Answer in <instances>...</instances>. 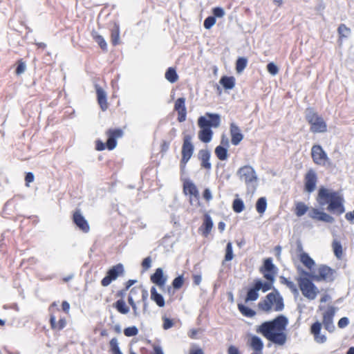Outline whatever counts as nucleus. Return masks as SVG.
<instances>
[{"label":"nucleus","instance_id":"1a4fd4ad","mask_svg":"<svg viewBox=\"0 0 354 354\" xmlns=\"http://www.w3.org/2000/svg\"><path fill=\"white\" fill-rule=\"evenodd\" d=\"M194 146L192 142V136L185 135L183 138V143L182 146V158L180 160V168L183 169L185 167L186 164L193 155Z\"/></svg>","mask_w":354,"mask_h":354},{"label":"nucleus","instance_id":"58836bf2","mask_svg":"<svg viewBox=\"0 0 354 354\" xmlns=\"http://www.w3.org/2000/svg\"><path fill=\"white\" fill-rule=\"evenodd\" d=\"M248 64V59L245 57H239L236 61V71L238 73H242L246 68Z\"/></svg>","mask_w":354,"mask_h":354},{"label":"nucleus","instance_id":"69168bd1","mask_svg":"<svg viewBox=\"0 0 354 354\" xmlns=\"http://www.w3.org/2000/svg\"><path fill=\"white\" fill-rule=\"evenodd\" d=\"M203 197L207 201H209L212 198L211 190L209 188H205L203 192Z\"/></svg>","mask_w":354,"mask_h":354},{"label":"nucleus","instance_id":"09e8293b","mask_svg":"<svg viewBox=\"0 0 354 354\" xmlns=\"http://www.w3.org/2000/svg\"><path fill=\"white\" fill-rule=\"evenodd\" d=\"M333 249L337 258H340L342 255V245L339 241H334L333 242Z\"/></svg>","mask_w":354,"mask_h":354},{"label":"nucleus","instance_id":"20e7f679","mask_svg":"<svg viewBox=\"0 0 354 354\" xmlns=\"http://www.w3.org/2000/svg\"><path fill=\"white\" fill-rule=\"evenodd\" d=\"M308 212V216L312 219L322 221L326 223H333L335 218L328 214L317 208L311 207L310 209L303 202H298L295 206V213L298 217L304 216Z\"/></svg>","mask_w":354,"mask_h":354},{"label":"nucleus","instance_id":"72a5a7b5","mask_svg":"<svg viewBox=\"0 0 354 354\" xmlns=\"http://www.w3.org/2000/svg\"><path fill=\"white\" fill-rule=\"evenodd\" d=\"M300 261L308 269H312L315 265V261L306 252L300 254Z\"/></svg>","mask_w":354,"mask_h":354},{"label":"nucleus","instance_id":"5701e85b","mask_svg":"<svg viewBox=\"0 0 354 354\" xmlns=\"http://www.w3.org/2000/svg\"><path fill=\"white\" fill-rule=\"evenodd\" d=\"M310 130L313 133H324L327 131V124L322 116L310 124Z\"/></svg>","mask_w":354,"mask_h":354},{"label":"nucleus","instance_id":"dca6fc26","mask_svg":"<svg viewBox=\"0 0 354 354\" xmlns=\"http://www.w3.org/2000/svg\"><path fill=\"white\" fill-rule=\"evenodd\" d=\"M317 176L316 172L310 169L305 175L304 190L308 193H312L316 188Z\"/></svg>","mask_w":354,"mask_h":354},{"label":"nucleus","instance_id":"13d9d810","mask_svg":"<svg viewBox=\"0 0 354 354\" xmlns=\"http://www.w3.org/2000/svg\"><path fill=\"white\" fill-rule=\"evenodd\" d=\"M151 257H147L145 258L142 261V267L143 270H147L149 269L151 266Z\"/></svg>","mask_w":354,"mask_h":354},{"label":"nucleus","instance_id":"a18cd8bd","mask_svg":"<svg viewBox=\"0 0 354 354\" xmlns=\"http://www.w3.org/2000/svg\"><path fill=\"white\" fill-rule=\"evenodd\" d=\"M109 345L111 354H123L120 351L116 337H113L110 340Z\"/></svg>","mask_w":354,"mask_h":354},{"label":"nucleus","instance_id":"49530a36","mask_svg":"<svg viewBox=\"0 0 354 354\" xmlns=\"http://www.w3.org/2000/svg\"><path fill=\"white\" fill-rule=\"evenodd\" d=\"M109 345L111 354H123L120 351L116 337H113L110 340Z\"/></svg>","mask_w":354,"mask_h":354},{"label":"nucleus","instance_id":"c85d7f7f","mask_svg":"<svg viewBox=\"0 0 354 354\" xmlns=\"http://www.w3.org/2000/svg\"><path fill=\"white\" fill-rule=\"evenodd\" d=\"M213 227V221L211 218L210 216L206 214L205 216L203 224L201 227L202 230V234L205 236H207L211 232L212 228Z\"/></svg>","mask_w":354,"mask_h":354},{"label":"nucleus","instance_id":"ea45409f","mask_svg":"<svg viewBox=\"0 0 354 354\" xmlns=\"http://www.w3.org/2000/svg\"><path fill=\"white\" fill-rule=\"evenodd\" d=\"M337 32L339 37V40L343 38H348L351 33V29L347 27L344 24H341L338 28Z\"/></svg>","mask_w":354,"mask_h":354},{"label":"nucleus","instance_id":"2f4dec72","mask_svg":"<svg viewBox=\"0 0 354 354\" xmlns=\"http://www.w3.org/2000/svg\"><path fill=\"white\" fill-rule=\"evenodd\" d=\"M113 307L121 314L126 315L129 312V308L127 306L123 299L117 300L113 304Z\"/></svg>","mask_w":354,"mask_h":354},{"label":"nucleus","instance_id":"a19ab883","mask_svg":"<svg viewBox=\"0 0 354 354\" xmlns=\"http://www.w3.org/2000/svg\"><path fill=\"white\" fill-rule=\"evenodd\" d=\"M267 208V200L266 197H260L256 203V209L258 213L263 214Z\"/></svg>","mask_w":354,"mask_h":354},{"label":"nucleus","instance_id":"774afa93","mask_svg":"<svg viewBox=\"0 0 354 354\" xmlns=\"http://www.w3.org/2000/svg\"><path fill=\"white\" fill-rule=\"evenodd\" d=\"M227 354H241L239 348L235 346L231 345L228 347Z\"/></svg>","mask_w":354,"mask_h":354},{"label":"nucleus","instance_id":"0eeeda50","mask_svg":"<svg viewBox=\"0 0 354 354\" xmlns=\"http://www.w3.org/2000/svg\"><path fill=\"white\" fill-rule=\"evenodd\" d=\"M299 287L302 292V295L310 300H313L316 298L319 293L317 287L308 278H297Z\"/></svg>","mask_w":354,"mask_h":354},{"label":"nucleus","instance_id":"b1692460","mask_svg":"<svg viewBox=\"0 0 354 354\" xmlns=\"http://www.w3.org/2000/svg\"><path fill=\"white\" fill-rule=\"evenodd\" d=\"M211 156V153L208 149H201L198 151V158L201 160V167L210 169L212 167V164L209 162Z\"/></svg>","mask_w":354,"mask_h":354},{"label":"nucleus","instance_id":"338daca9","mask_svg":"<svg viewBox=\"0 0 354 354\" xmlns=\"http://www.w3.org/2000/svg\"><path fill=\"white\" fill-rule=\"evenodd\" d=\"M345 218L351 223L354 224V209L351 212H348L345 214Z\"/></svg>","mask_w":354,"mask_h":354},{"label":"nucleus","instance_id":"603ef678","mask_svg":"<svg viewBox=\"0 0 354 354\" xmlns=\"http://www.w3.org/2000/svg\"><path fill=\"white\" fill-rule=\"evenodd\" d=\"M321 329L322 324L319 321L314 322L310 326V332L315 337H317V335H319Z\"/></svg>","mask_w":354,"mask_h":354},{"label":"nucleus","instance_id":"6ab92c4d","mask_svg":"<svg viewBox=\"0 0 354 354\" xmlns=\"http://www.w3.org/2000/svg\"><path fill=\"white\" fill-rule=\"evenodd\" d=\"M230 132L232 144L237 146L243 139V135L240 128L234 122H232L230 126Z\"/></svg>","mask_w":354,"mask_h":354},{"label":"nucleus","instance_id":"8fccbe9b","mask_svg":"<svg viewBox=\"0 0 354 354\" xmlns=\"http://www.w3.org/2000/svg\"><path fill=\"white\" fill-rule=\"evenodd\" d=\"M216 20L215 19V17L209 15L207 17H206L205 19L204 20L203 26L205 29L209 30L216 24Z\"/></svg>","mask_w":354,"mask_h":354},{"label":"nucleus","instance_id":"0e129e2a","mask_svg":"<svg viewBox=\"0 0 354 354\" xmlns=\"http://www.w3.org/2000/svg\"><path fill=\"white\" fill-rule=\"evenodd\" d=\"M189 203L191 205L198 207L200 205L199 195L189 196Z\"/></svg>","mask_w":354,"mask_h":354},{"label":"nucleus","instance_id":"cd10ccee","mask_svg":"<svg viewBox=\"0 0 354 354\" xmlns=\"http://www.w3.org/2000/svg\"><path fill=\"white\" fill-rule=\"evenodd\" d=\"M219 83L225 90H231L235 86V78L233 76L223 75L221 77Z\"/></svg>","mask_w":354,"mask_h":354},{"label":"nucleus","instance_id":"4be33fe9","mask_svg":"<svg viewBox=\"0 0 354 354\" xmlns=\"http://www.w3.org/2000/svg\"><path fill=\"white\" fill-rule=\"evenodd\" d=\"M95 90L97 102L102 111H105L108 108L107 97L105 91L98 84H95Z\"/></svg>","mask_w":354,"mask_h":354},{"label":"nucleus","instance_id":"a878e982","mask_svg":"<svg viewBox=\"0 0 354 354\" xmlns=\"http://www.w3.org/2000/svg\"><path fill=\"white\" fill-rule=\"evenodd\" d=\"M150 292L151 299L160 308L164 307L165 305V299L161 294L158 292L155 286L151 288Z\"/></svg>","mask_w":354,"mask_h":354},{"label":"nucleus","instance_id":"f03ea898","mask_svg":"<svg viewBox=\"0 0 354 354\" xmlns=\"http://www.w3.org/2000/svg\"><path fill=\"white\" fill-rule=\"evenodd\" d=\"M317 201L319 205L328 204L327 210L342 214L345 212L344 199L337 192L321 187L317 193Z\"/></svg>","mask_w":354,"mask_h":354},{"label":"nucleus","instance_id":"412c9836","mask_svg":"<svg viewBox=\"0 0 354 354\" xmlns=\"http://www.w3.org/2000/svg\"><path fill=\"white\" fill-rule=\"evenodd\" d=\"M198 125L200 128V131H198L199 140L204 143L209 142L212 140L213 136V131L212 129L205 125H202L201 123H198Z\"/></svg>","mask_w":354,"mask_h":354},{"label":"nucleus","instance_id":"5fc2aeb1","mask_svg":"<svg viewBox=\"0 0 354 354\" xmlns=\"http://www.w3.org/2000/svg\"><path fill=\"white\" fill-rule=\"evenodd\" d=\"M212 16L216 18H221L225 15V10L223 8L217 6L212 8Z\"/></svg>","mask_w":354,"mask_h":354},{"label":"nucleus","instance_id":"f704fd0d","mask_svg":"<svg viewBox=\"0 0 354 354\" xmlns=\"http://www.w3.org/2000/svg\"><path fill=\"white\" fill-rule=\"evenodd\" d=\"M165 79L169 82L170 83L176 82L178 79V75L177 74L176 70L175 68L169 67L165 74Z\"/></svg>","mask_w":354,"mask_h":354},{"label":"nucleus","instance_id":"e433bc0d","mask_svg":"<svg viewBox=\"0 0 354 354\" xmlns=\"http://www.w3.org/2000/svg\"><path fill=\"white\" fill-rule=\"evenodd\" d=\"M297 270L299 272V274H301V276L299 277L298 278H308V279H311V281H319L318 274H316L313 272L306 271L301 267H298Z\"/></svg>","mask_w":354,"mask_h":354},{"label":"nucleus","instance_id":"393cba45","mask_svg":"<svg viewBox=\"0 0 354 354\" xmlns=\"http://www.w3.org/2000/svg\"><path fill=\"white\" fill-rule=\"evenodd\" d=\"M183 193L189 196H198L199 192L191 180L186 179L183 183Z\"/></svg>","mask_w":354,"mask_h":354},{"label":"nucleus","instance_id":"4468645a","mask_svg":"<svg viewBox=\"0 0 354 354\" xmlns=\"http://www.w3.org/2000/svg\"><path fill=\"white\" fill-rule=\"evenodd\" d=\"M319 281L333 282L335 279V270L326 265H321L317 270Z\"/></svg>","mask_w":354,"mask_h":354},{"label":"nucleus","instance_id":"680f3d73","mask_svg":"<svg viewBox=\"0 0 354 354\" xmlns=\"http://www.w3.org/2000/svg\"><path fill=\"white\" fill-rule=\"evenodd\" d=\"M287 287L291 290V292L293 293L294 295H299V290L297 289V286L294 282L290 281L287 285Z\"/></svg>","mask_w":354,"mask_h":354},{"label":"nucleus","instance_id":"de8ad7c7","mask_svg":"<svg viewBox=\"0 0 354 354\" xmlns=\"http://www.w3.org/2000/svg\"><path fill=\"white\" fill-rule=\"evenodd\" d=\"M184 284V277L183 274L175 277L172 281L171 286L174 290L180 289Z\"/></svg>","mask_w":354,"mask_h":354},{"label":"nucleus","instance_id":"f3484780","mask_svg":"<svg viewBox=\"0 0 354 354\" xmlns=\"http://www.w3.org/2000/svg\"><path fill=\"white\" fill-rule=\"evenodd\" d=\"M73 221L75 225L83 232H88L90 230L89 225L80 209H77L73 216Z\"/></svg>","mask_w":354,"mask_h":354},{"label":"nucleus","instance_id":"3c124183","mask_svg":"<svg viewBox=\"0 0 354 354\" xmlns=\"http://www.w3.org/2000/svg\"><path fill=\"white\" fill-rule=\"evenodd\" d=\"M138 333V329L136 326H129L124 329V334L127 337H133Z\"/></svg>","mask_w":354,"mask_h":354},{"label":"nucleus","instance_id":"c756f323","mask_svg":"<svg viewBox=\"0 0 354 354\" xmlns=\"http://www.w3.org/2000/svg\"><path fill=\"white\" fill-rule=\"evenodd\" d=\"M111 43L113 46H117L120 42V25L118 22L113 23V26L111 29Z\"/></svg>","mask_w":354,"mask_h":354},{"label":"nucleus","instance_id":"c9c22d12","mask_svg":"<svg viewBox=\"0 0 354 354\" xmlns=\"http://www.w3.org/2000/svg\"><path fill=\"white\" fill-rule=\"evenodd\" d=\"M320 117L318 113L312 107H308L305 111V118L306 121L311 124L317 118Z\"/></svg>","mask_w":354,"mask_h":354},{"label":"nucleus","instance_id":"f257e3e1","mask_svg":"<svg viewBox=\"0 0 354 354\" xmlns=\"http://www.w3.org/2000/svg\"><path fill=\"white\" fill-rule=\"evenodd\" d=\"M288 325V317L280 314L272 320L263 322L257 326L256 331L274 345L282 346L287 342L288 336L285 330Z\"/></svg>","mask_w":354,"mask_h":354},{"label":"nucleus","instance_id":"4d7b16f0","mask_svg":"<svg viewBox=\"0 0 354 354\" xmlns=\"http://www.w3.org/2000/svg\"><path fill=\"white\" fill-rule=\"evenodd\" d=\"M266 68L268 72L272 75H276L279 72V68L274 62L268 63Z\"/></svg>","mask_w":354,"mask_h":354},{"label":"nucleus","instance_id":"e2e57ef3","mask_svg":"<svg viewBox=\"0 0 354 354\" xmlns=\"http://www.w3.org/2000/svg\"><path fill=\"white\" fill-rule=\"evenodd\" d=\"M218 146H223L228 149L230 147V142L228 138L225 135L222 134L221 138V143Z\"/></svg>","mask_w":354,"mask_h":354},{"label":"nucleus","instance_id":"79ce46f5","mask_svg":"<svg viewBox=\"0 0 354 354\" xmlns=\"http://www.w3.org/2000/svg\"><path fill=\"white\" fill-rule=\"evenodd\" d=\"M233 258H234V253H233L232 243L231 242H228L226 245L225 257H224V260L222 262V264L223 265L225 261H232L233 259Z\"/></svg>","mask_w":354,"mask_h":354},{"label":"nucleus","instance_id":"f8f14e48","mask_svg":"<svg viewBox=\"0 0 354 354\" xmlns=\"http://www.w3.org/2000/svg\"><path fill=\"white\" fill-rule=\"evenodd\" d=\"M108 136L106 142V148L109 150L114 149L117 146V138L123 136V131L121 129H109L106 131Z\"/></svg>","mask_w":354,"mask_h":354},{"label":"nucleus","instance_id":"052dcab7","mask_svg":"<svg viewBox=\"0 0 354 354\" xmlns=\"http://www.w3.org/2000/svg\"><path fill=\"white\" fill-rule=\"evenodd\" d=\"M106 148V142H102L101 140L98 139L95 141V149L97 151H103Z\"/></svg>","mask_w":354,"mask_h":354},{"label":"nucleus","instance_id":"bb28decb","mask_svg":"<svg viewBox=\"0 0 354 354\" xmlns=\"http://www.w3.org/2000/svg\"><path fill=\"white\" fill-rule=\"evenodd\" d=\"M250 346L255 351L254 353H262L263 348V340L257 335H252L250 338Z\"/></svg>","mask_w":354,"mask_h":354},{"label":"nucleus","instance_id":"a211bd4d","mask_svg":"<svg viewBox=\"0 0 354 354\" xmlns=\"http://www.w3.org/2000/svg\"><path fill=\"white\" fill-rule=\"evenodd\" d=\"M174 110L178 112L177 120L179 122L185 121L187 116V109L185 106V98H178L174 104Z\"/></svg>","mask_w":354,"mask_h":354},{"label":"nucleus","instance_id":"864d4df0","mask_svg":"<svg viewBox=\"0 0 354 354\" xmlns=\"http://www.w3.org/2000/svg\"><path fill=\"white\" fill-rule=\"evenodd\" d=\"M26 69V64L22 59H19L17 63L15 73L19 75L25 72Z\"/></svg>","mask_w":354,"mask_h":354},{"label":"nucleus","instance_id":"c03bdc74","mask_svg":"<svg viewBox=\"0 0 354 354\" xmlns=\"http://www.w3.org/2000/svg\"><path fill=\"white\" fill-rule=\"evenodd\" d=\"M109 345L111 354H123L120 351L116 337H113L110 340Z\"/></svg>","mask_w":354,"mask_h":354},{"label":"nucleus","instance_id":"37998d69","mask_svg":"<svg viewBox=\"0 0 354 354\" xmlns=\"http://www.w3.org/2000/svg\"><path fill=\"white\" fill-rule=\"evenodd\" d=\"M245 205L243 201L241 198H235L232 203V209L236 213H241L243 211Z\"/></svg>","mask_w":354,"mask_h":354},{"label":"nucleus","instance_id":"39448f33","mask_svg":"<svg viewBox=\"0 0 354 354\" xmlns=\"http://www.w3.org/2000/svg\"><path fill=\"white\" fill-rule=\"evenodd\" d=\"M259 271L266 280H262V283H267L266 285L270 290L274 288L273 284L275 281V275L277 273L278 268L273 263V261L271 257L266 258L263 260V264L259 268Z\"/></svg>","mask_w":354,"mask_h":354},{"label":"nucleus","instance_id":"7c9ffc66","mask_svg":"<svg viewBox=\"0 0 354 354\" xmlns=\"http://www.w3.org/2000/svg\"><path fill=\"white\" fill-rule=\"evenodd\" d=\"M237 306L239 312L246 317H253L257 314L254 310L243 304H238Z\"/></svg>","mask_w":354,"mask_h":354},{"label":"nucleus","instance_id":"7ed1b4c3","mask_svg":"<svg viewBox=\"0 0 354 354\" xmlns=\"http://www.w3.org/2000/svg\"><path fill=\"white\" fill-rule=\"evenodd\" d=\"M272 290V291L268 293L264 299L258 303V308L263 312L269 313L274 305V310L275 311H282L285 306L283 298L277 288H273Z\"/></svg>","mask_w":354,"mask_h":354},{"label":"nucleus","instance_id":"4c0bfd02","mask_svg":"<svg viewBox=\"0 0 354 354\" xmlns=\"http://www.w3.org/2000/svg\"><path fill=\"white\" fill-rule=\"evenodd\" d=\"M215 154L220 160H225L228 157V149L223 146H217L215 148Z\"/></svg>","mask_w":354,"mask_h":354},{"label":"nucleus","instance_id":"423d86ee","mask_svg":"<svg viewBox=\"0 0 354 354\" xmlns=\"http://www.w3.org/2000/svg\"><path fill=\"white\" fill-rule=\"evenodd\" d=\"M267 283H262V279L259 278L254 279L250 286L247 288L245 302L254 301L259 297V292L261 290L266 292L270 289L268 288Z\"/></svg>","mask_w":354,"mask_h":354},{"label":"nucleus","instance_id":"6e6552de","mask_svg":"<svg viewBox=\"0 0 354 354\" xmlns=\"http://www.w3.org/2000/svg\"><path fill=\"white\" fill-rule=\"evenodd\" d=\"M124 274V268L122 263H118L111 267L106 273L105 277L101 280V285L104 287L109 286L118 277Z\"/></svg>","mask_w":354,"mask_h":354},{"label":"nucleus","instance_id":"aec40b11","mask_svg":"<svg viewBox=\"0 0 354 354\" xmlns=\"http://www.w3.org/2000/svg\"><path fill=\"white\" fill-rule=\"evenodd\" d=\"M150 279L156 286L163 287L167 280V277L164 275L162 268H158L154 273L151 275Z\"/></svg>","mask_w":354,"mask_h":354},{"label":"nucleus","instance_id":"473e14b6","mask_svg":"<svg viewBox=\"0 0 354 354\" xmlns=\"http://www.w3.org/2000/svg\"><path fill=\"white\" fill-rule=\"evenodd\" d=\"M91 35H92L93 39L95 40V41L98 44V45L100 46L101 49L104 51H106L107 50V44H106V41H105L104 38L102 35H99L95 30L92 31Z\"/></svg>","mask_w":354,"mask_h":354},{"label":"nucleus","instance_id":"9d476101","mask_svg":"<svg viewBox=\"0 0 354 354\" xmlns=\"http://www.w3.org/2000/svg\"><path fill=\"white\" fill-rule=\"evenodd\" d=\"M198 123L202 124L210 129L218 128L221 124V115L218 113H206L205 115L200 116Z\"/></svg>","mask_w":354,"mask_h":354},{"label":"nucleus","instance_id":"9b49d317","mask_svg":"<svg viewBox=\"0 0 354 354\" xmlns=\"http://www.w3.org/2000/svg\"><path fill=\"white\" fill-rule=\"evenodd\" d=\"M237 174L239 176L240 179L243 180L247 185L257 180L256 171L250 165H245L241 167L238 170Z\"/></svg>","mask_w":354,"mask_h":354},{"label":"nucleus","instance_id":"2eb2a0df","mask_svg":"<svg viewBox=\"0 0 354 354\" xmlns=\"http://www.w3.org/2000/svg\"><path fill=\"white\" fill-rule=\"evenodd\" d=\"M336 308L334 306H328L327 310L323 315V324L326 330L330 333L335 330V325L333 324V317L335 314Z\"/></svg>","mask_w":354,"mask_h":354},{"label":"nucleus","instance_id":"bf43d9fd","mask_svg":"<svg viewBox=\"0 0 354 354\" xmlns=\"http://www.w3.org/2000/svg\"><path fill=\"white\" fill-rule=\"evenodd\" d=\"M349 324V319L346 317H343L338 321L337 325L339 328H344Z\"/></svg>","mask_w":354,"mask_h":354},{"label":"nucleus","instance_id":"ddd939ff","mask_svg":"<svg viewBox=\"0 0 354 354\" xmlns=\"http://www.w3.org/2000/svg\"><path fill=\"white\" fill-rule=\"evenodd\" d=\"M311 155L314 162L317 165H325L324 160H328L326 153L319 145L313 146Z\"/></svg>","mask_w":354,"mask_h":354},{"label":"nucleus","instance_id":"6e6d98bb","mask_svg":"<svg viewBox=\"0 0 354 354\" xmlns=\"http://www.w3.org/2000/svg\"><path fill=\"white\" fill-rule=\"evenodd\" d=\"M162 328L164 330H168L172 328L174 325V322L172 319L167 317L166 316L162 317Z\"/></svg>","mask_w":354,"mask_h":354}]
</instances>
